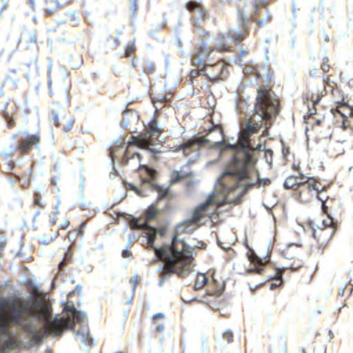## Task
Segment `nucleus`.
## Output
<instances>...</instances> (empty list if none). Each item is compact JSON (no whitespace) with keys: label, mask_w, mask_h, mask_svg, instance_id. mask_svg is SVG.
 Masks as SVG:
<instances>
[{"label":"nucleus","mask_w":353,"mask_h":353,"mask_svg":"<svg viewBox=\"0 0 353 353\" xmlns=\"http://www.w3.org/2000/svg\"><path fill=\"white\" fill-rule=\"evenodd\" d=\"M25 286L30 294L0 296V335L10 336V329L17 327L32 336V341L40 344L48 335L60 336L63 330L73 329L70 317L51 318V306L46 294L32 282Z\"/></svg>","instance_id":"nucleus-1"},{"label":"nucleus","mask_w":353,"mask_h":353,"mask_svg":"<svg viewBox=\"0 0 353 353\" xmlns=\"http://www.w3.org/2000/svg\"><path fill=\"white\" fill-rule=\"evenodd\" d=\"M279 105V100L272 96V90L265 85L260 86L257 90L254 112L241 128L237 143L226 145L234 150V154L223 173V183H234L245 188L253 185V183L246 182L249 179V169L256 163L250 137L259 132L263 121L268 122L277 115Z\"/></svg>","instance_id":"nucleus-2"},{"label":"nucleus","mask_w":353,"mask_h":353,"mask_svg":"<svg viewBox=\"0 0 353 353\" xmlns=\"http://www.w3.org/2000/svg\"><path fill=\"white\" fill-rule=\"evenodd\" d=\"M156 256L164 261L161 276L165 279L170 274L186 277L193 270L192 248L184 241L174 237L172 244L154 249Z\"/></svg>","instance_id":"nucleus-3"},{"label":"nucleus","mask_w":353,"mask_h":353,"mask_svg":"<svg viewBox=\"0 0 353 353\" xmlns=\"http://www.w3.org/2000/svg\"><path fill=\"white\" fill-rule=\"evenodd\" d=\"M271 0H252L249 3H245L238 10V17L241 26H245L256 21L258 28L270 23L272 20L268 6Z\"/></svg>","instance_id":"nucleus-4"},{"label":"nucleus","mask_w":353,"mask_h":353,"mask_svg":"<svg viewBox=\"0 0 353 353\" xmlns=\"http://www.w3.org/2000/svg\"><path fill=\"white\" fill-rule=\"evenodd\" d=\"M223 174L219 179L220 185L221 186V191L226 194V199L228 202L236 203L251 188L255 186L259 187L263 183V185H269L271 183L269 179H260L259 172L255 168V164L250 167L249 169V179L246 182L253 183L251 187H244L241 185H237L233 183H225L222 181Z\"/></svg>","instance_id":"nucleus-5"},{"label":"nucleus","mask_w":353,"mask_h":353,"mask_svg":"<svg viewBox=\"0 0 353 353\" xmlns=\"http://www.w3.org/2000/svg\"><path fill=\"white\" fill-rule=\"evenodd\" d=\"M322 209L323 212L327 214L328 220H323L322 222V227L316 225V220H307L306 225L308 230L310 231L313 238L316 240L318 248L320 250H323L327 246L333 234L335 233L337 225L330 217V212L325 202H323Z\"/></svg>","instance_id":"nucleus-6"},{"label":"nucleus","mask_w":353,"mask_h":353,"mask_svg":"<svg viewBox=\"0 0 353 353\" xmlns=\"http://www.w3.org/2000/svg\"><path fill=\"white\" fill-rule=\"evenodd\" d=\"M142 157L135 150L125 148L124 154L121 159L122 165L128 166L132 170H139L142 183L148 182V179H154L157 172L155 170L141 163Z\"/></svg>","instance_id":"nucleus-7"},{"label":"nucleus","mask_w":353,"mask_h":353,"mask_svg":"<svg viewBox=\"0 0 353 353\" xmlns=\"http://www.w3.org/2000/svg\"><path fill=\"white\" fill-rule=\"evenodd\" d=\"M224 194V192H223ZM226 196V194L225 193ZM215 194H211L208 196L205 201L199 205H198L192 212V216L190 219L187 220L185 223L187 226L191 225H196L199 226L203 223L202 220L206 217L211 218V214L213 212H210L209 209H214L216 210L219 208L223 206L225 203H232V202H228L225 197L224 201L219 202L216 199Z\"/></svg>","instance_id":"nucleus-8"},{"label":"nucleus","mask_w":353,"mask_h":353,"mask_svg":"<svg viewBox=\"0 0 353 353\" xmlns=\"http://www.w3.org/2000/svg\"><path fill=\"white\" fill-rule=\"evenodd\" d=\"M210 141L204 137H194L180 144L177 150L181 151L190 162H194L200 156L201 148Z\"/></svg>","instance_id":"nucleus-9"},{"label":"nucleus","mask_w":353,"mask_h":353,"mask_svg":"<svg viewBox=\"0 0 353 353\" xmlns=\"http://www.w3.org/2000/svg\"><path fill=\"white\" fill-rule=\"evenodd\" d=\"M228 64L225 61L220 60L214 64L204 63L198 70L199 72H203L207 78L214 82L226 78L228 74Z\"/></svg>","instance_id":"nucleus-10"},{"label":"nucleus","mask_w":353,"mask_h":353,"mask_svg":"<svg viewBox=\"0 0 353 353\" xmlns=\"http://www.w3.org/2000/svg\"><path fill=\"white\" fill-rule=\"evenodd\" d=\"M322 190L321 184L314 178L307 177L298 189V198L302 203H308Z\"/></svg>","instance_id":"nucleus-11"},{"label":"nucleus","mask_w":353,"mask_h":353,"mask_svg":"<svg viewBox=\"0 0 353 353\" xmlns=\"http://www.w3.org/2000/svg\"><path fill=\"white\" fill-rule=\"evenodd\" d=\"M159 210L154 205H150L144 212V220L141 218L132 219L129 222L130 227L133 230H141L149 228L148 222L154 219L158 214Z\"/></svg>","instance_id":"nucleus-12"},{"label":"nucleus","mask_w":353,"mask_h":353,"mask_svg":"<svg viewBox=\"0 0 353 353\" xmlns=\"http://www.w3.org/2000/svg\"><path fill=\"white\" fill-rule=\"evenodd\" d=\"M152 145V140L148 133H141L137 136H131L128 141L126 148L134 150V147L137 146L140 149L147 150L151 153L155 154L154 149L151 148L150 146Z\"/></svg>","instance_id":"nucleus-13"},{"label":"nucleus","mask_w":353,"mask_h":353,"mask_svg":"<svg viewBox=\"0 0 353 353\" xmlns=\"http://www.w3.org/2000/svg\"><path fill=\"white\" fill-rule=\"evenodd\" d=\"M41 137L39 133L34 134H28L19 140L16 150L20 151L23 154H28L34 147H36L39 143Z\"/></svg>","instance_id":"nucleus-14"},{"label":"nucleus","mask_w":353,"mask_h":353,"mask_svg":"<svg viewBox=\"0 0 353 353\" xmlns=\"http://www.w3.org/2000/svg\"><path fill=\"white\" fill-rule=\"evenodd\" d=\"M214 51L213 48H208L205 43H202L196 48L194 53L192 54L191 59L192 65L199 68L204 63H205V58Z\"/></svg>","instance_id":"nucleus-15"},{"label":"nucleus","mask_w":353,"mask_h":353,"mask_svg":"<svg viewBox=\"0 0 353 353\" xmlns=\"http://www.w3.org/2000/svg\"><path fill=\"white\" fill-rule=\"evenodd\" d=\"M52 121L54 125L61 128V130L68 132H70L74 124V120L70 114H63L61 115L54 114L52 116Z\"/></svg>","instance_id":"nucleus-16"},{"label":"nucleus","mask_w":353,"mask_h":353,"mask_svg":"<svg viewBox=\"0 0 353 353\" xmlns=\"http://www.w3.org/2000/svg\"><path fill=\"white\" fill-rule=\"evenodd\" d=\"M73 0H46L44 12L46 15L52 16L57 10L70 4Z\"/></svg>","instance_id":"nucleus-17"},{"label":"nucleus","mask_w":353,"mask_h":353,"mask_svg":"<svg viewBox=\"0 0 353 353\" xmlns=\"http://www.w3.org/2000/svg\"><path fill=\"white\" fill-rule=\"evenodd\" d=\"M307 178V176L302 173H299L297 176L290 175L285 179L283 186L287 190H298Z\"/></svg>","instance_id":"nucleus-18"},{"label":"nucleus","mask_w":353,"mask_h":353,"mask_svg":"<svg viewBox=\"0 0 353 353\" xmlns=\"http://www.w3.org/2000/svg\"><path fill=\"white\" fill-rule=\"evenodd\" d=\"M325 152L329 157L336 158L343 154L345 149L341 142L334 141L327 144Z\"/></svg>","instance_id":"nucleus-19"},{"label":"nucleus","mask_w":353,"mask_h":353,"mask_svg":"<svg viewBox=\"0 0 353 353\" xmlns=\"http://www.w3.org/2000/svg\"><path fill=\"white\" fill-rule=\"evenodd\" d=\"M186 9L190 12H194L197 17L203 19L205 17V10L203 5L195 1H188L185 5Z\"/></svg>","instance_id":"nucleus-20"},{"label":"nucleus","mask_w":353,"mask_h":353,"mask_svg":"<svg viewBox=\"0 0 353 353\" xmlns=\"http://www.w3.org/2000/svg\"><path fill=\"white\" fill-rule=\"evenodd\" d=\"M163 132L164 129L159 126L157 117L154 116V117L149 122L145 133H148V135H149L151 139V137H159Z\"/></svg>","instance_id":"nucleus-21"},{"label":"nucleus","mask_w":353,"mask_h":353,"mask_svg":"<svg viewBox=\"0 0 353 353\" xmlns=\"http://www.w3.org/2000/svg\"><path fill=\"white\" fill-rule=\"evenodd\" d=\"M153 179H148V181L145 182L144 183L149 184L150 190L152 191L157 192V199L159 200H161L168 197L170 193L169 188H165L159 185L151 183V181Z\"/></svg>","instance_id":"nucleus-22"},{"label":"nucleus","mask_w":353,"mask_h":353,"mask_svg":"<svg viewBox=\"0 0 353 353\" xmlns=\"http://www.w3.org/2000/svg\"><path fill=\"white\" fill-rule=\"evenodd\" d=\"M243 30L241 32H229V36L232 38L234 41L240 42L243 41L247 38L249 34V27L248 26H241Z\"/></svg>","instance_id":"nucleus-23"},{"label":"nucleus","mask_w":353,"mask_h":353,"mask_svg":"<svg viewBox=\"0 0 353 353\" xmlns=\"http://www.w3.org/2000/svg\"><path fill=\"white\" fill-rule=\"evenodd\" d=\"M143 228H142L141 230H143ZM144 229L148 230L146 233L147 239H148L147 246H148V248H152L154 251V249L156 248L154 246V241L156 239V235L157 234V230H156V228H152L150 225H149V228H144Z\"/></svg>","instance_id":"nucleus-24"},{"label":"nucleus","mask_w":353,"mask_h":353,"mask_svg":"<svg viewBox=\"0 0 353 353\" xmlns=\"http://www.w3.org/2000/svg\"><path fill=\"white\" fill-rule=\"evenodd\" d=\"M249 259L250 262L255 266L254 269L250 270V272H256L258 274H261L262 271L263 270L262 268V266L263 265L262 260L259 257H258L254 253H252L250 256Z\"/></svg>","instance_id":"nucleus-25"},{"label":"nucleus","mask_w":353,"mask_h":353,"mask_svg":"<svg viewBox=\"0 0 353 353\" xmlns=\"http://www.w3.org/2000/svg\"><path fill=\"white\" fill-rule=\"evenodd\" d=\"M20 341L13 337H9L1 345L2 348L7 352L11 351L19 347Z\"/></svg>","instance_id":"nucleus-26"},{"label":"nucleus","mask_w":353,"mask_h":353,"mask_svg":"<svg viewBox=\"0 0 353 353\" xmlns=\"http://www.w3.org/2000/svg\"><path fill=\"white\" fill-rule=\"evenodd\" d=\"M336 111L340 114L343 119L347 118V115L350 117L353 116V109L343 103H341L337 105Z\"/></svg>","instance_id":"nucleus-27"},{"label":"nucleus","mask_w":353,"mask_h":353,"mask_svg":"<svg viewBox=\"0 0 353 353\" xmlns=\"http://www.w3.org/2000/svg\"><path fill=\"white\" fill-rule=\"evenodd\" d=\"M208 282V278L204 274L199 273L196 275L194 288L195 290H200L203 288Z\"/></svg>","instance_id":"nucleus-28"},{"label":"nucleus","mask_w":353,"mask_h":353,"mask_svg":"<svg viewBox=\"0 0 353 353\" xmlns=\"http://www.w3.org/2000/svg\"><path fill=\"white\" fill-rule=\"evenodd\" d=\"M214 131H217L219 132V134L221 135V137H223V130H222L221 126L217 125H214L213 127L209 128L208 130L207 135ZM222 139H223V138H222ZM214 145H216V146H221L225 143V141H224V140H222L221 141L214 142Z\"/></svg>","instance_id":"nucleus-29"},{"label":"nucleus","mask_w":353,"mask_h":353,"mask_svg":"<svg viewBox=\"0 0 353 353\" xmlns=\"http://www.w3.org/2000/svg\"><path fill=\"white\" fill-rule=\"evenodd\" d=\"M68 311L70 312L72 318L78 323L83 321L84 319V314L79 311H77L74 306L68 308Z\"/></svg>","instance_id":"nucleus-30"},{"label":"nucleus","mask_w":353,"mask_h":353,"mask_svg":"<svg viewBox=\"0 0 353 353\" xmlns=\"http://www.w3.org/2000/svg\"><path fill=\"white\" fill-rule=\"evenodd\" d=\"M59 235L58 230H50V232H46L44 234L43 243L48 244L54 241Z\"/></svg>","instance_id":"nucleus-31"},{"label":"nucleus","mask_w":353,"mask_h":353,"mask_svg":"<svg viewBox=\"0 0 353 353\" xmlns=\"http://www.w3.org/2000/svg\"><path fill=\"white\" fill-rule=\"evenodd\" d=\"M33 203L39 208H44L46 205L45 202L41 201V194L39 192L35 191L33 195Z\"/></svg>","instance_id":"nucleus-32"},{"label":"nucleus","mask_w":353,"mask_h":353,"mask_svg":"<svg viewBox=\"0 0 353 353\" xmlns=\"http://www.w3.org/2000/svg\"><path fill=\"white\" fill-rule=\"evenodd\" d=\"M136 51V46L134 41L128 44L125 48L124 57L128 58L131 57Z\"/></svg>","instance_id":"nucleus-33"},{"label":"nucleus","mask_w":353,"mask_h":353,"mask_svg":"<svg viewBox=\"0 0 353 353\" xmlns=\"http://www.w3.org/2000/svg\"><path fill=\"white\" fill-rule=\"evenodd\" d=\"M332 68V65L330 59L327 57H325L322 59V62L321 63V69L325 72L327 73L330 72V69Z\"/></svg>","instance_id":"nucleus-34"},{"label":"nucleus","mask_w":353,"mask_h":353,"mask_svg":"<svg viewBox=\"0 0 353 353\" xmlns=\"http://www.w3.org/2000/svg\"><path fill=\"white\" fill-rule=\"evenodd\" d=\"M143 70L147 74H153L155 72L154 63L151 61H145L143 65Z\"/></svg>","instance_id":"nucleus-35"},{"label":"nucleus","mask_w":353,"mask_h":353,"mask_svg":"<svg viewBox=\"0 0 353 353\" xmlns=\"http://www.w3.org/2000/svg\"><path fill=\"white\" fill-rule=\"evenodd\" d=\"M2 116L7 123L8 128L11 129L15 126V122L12 116H10L7 112H3Z\"/></svg>","instance_id":"nucleus-36"},{"label":"nucleus","mask_w":353,"mask_h":353,"mask_svg":"<svg viewBox=\"0 0 353 353\" xmlns=\"http://www.w3.org/2000/svg\"><path fill=\"white\" fill-rule=\"evenodd\" d=\"M123 183L126 190L134 191L139 196H144L143 194H141V190L135 187L132 183H128L125 181H123Z\"/></svg>","instance_id":"nucleus-37"},{"label":"nucleus","mask_w":353,"mask_h":353,"mask_svg":"<svg viewBox=\"0 0 353 353\" xmlns=\"http://www.w3.org/2000/svg\"><path fill=\"white\" fill-rule=\"evenodd\" d=\"M123 144H124V143H121L119 145L114 146V147L110 148V157H111L112 161H114V159L115 158V153H116V152L117 151V150L119 148H122L123 146Z\"/></svg>","instance_id":"nucleus-38"},{"label":"nucleus","mask_w":353,"mask_h":353,"mask_svg":"<svg viewBox=\"0 0 353 353\" xmlns=\"http://www.w3.org/2000/svg\"><path fill=\"white\" fill-rule=\"evenodd\" d=\"M223 337L228 341V343H231L233 341V333L230 330L225 332L223 334Z\"/></svg>","instance_id":"nucleus-39"},{"label":"nucleus","mask_w":353,"mask_h":353,"mask_svg":"<svg viewBox=\"0 0 353 353\" xmlns=\"http://www.w3.org/2000/svg\"><path fill=\"white\" fill-rule=\"evenodd\" d=\"M216 50V51L220 52H230L231 47L228 46L225 44H221Z\"/></svg>","instance_id":"nucleus-40"},{"label":"nucleus","mask_w":353,"mask_h":353,"mask_svg":"<svg viewBox=\"0 0 353 353\" xmlns=\"http://www.w3.org/2000/svg\"><path fill=\"white\" fill-rule=\"evenodd\" d=\"M70 257V256L65 254V259L59 264V270L60 272L63 270V268L67 265L68 260L69 259Z\"/></svg>","instance_id":"nucleus-41"},{"label":"nucleus","mask_w":353,"mask_h":353,"mask_svg":"<svg viewBox=\"0 0 353 353\" xmlns=\"http://www.w3.org/2000/svg\"><path fill=\"white\" fill-rule=\"evenodd\" d=\"M6 244V238L3 234L0 233V250L3 249Z\"/></svg>","instance_id":"nucleus-42"},{"label":"nucleus","mask_w":353,"mask_h":353,"mask_svg":"<svg viewBox=\"0 0 353 353\" xmlns=\"http://www.w3.org/2000/svg\"><path fill=\"white\" fill-rule=\"evenodd\" d=\"M282 283L281 276L280 275L276 279L275 283H272L270 285L271 289H274L276 287L281 285Z\"/></svg>","instance_id":"nucleus-43"},{"label":"nucleus","mask_w":353,"mask_h":353,"mask_svg":"<svg viewBox=\"0 0 353 353\" xmlns=\"http://www.w3.org/2000/svg\"><path fill=\"white\" fill-rule=\"evenodd\" d=\"M319 101V99H317L315 101L313 102L312 103V105H313V108L312 109L309 108V116H312V115H314L316 113V110L314 108V105L316 104Z\"/></svg>","instance_id":"nucleus-44"},{"label":"nucleus","mask_w":353,"mask_h":353,"mask_svg":"<svg viewBox=\"0 0 353 353\" xmlns=\"http://www.w3.org/2000/svg\"><path fill=\"white\" fill-rule=\"evenodd\" d=\"M292 168L293 170L296 171L298 172V174L301 172V168H300V163H293L292 165Z\"/></svg>","instance_id":"nucleus-45"},{"label":"nucleus","mask_w":353,"mask_h":353,"mask_svg":"<svg viewBox=\"0 0 353 353\" xmlns=\"http://www.w3.org/2000/svg\"><path fill=\"white\" fill-rule=\"evenodd\" d=\"M294 247L298 248L297 245H294V244L290 245L288 247V248L284 251L285 256H288L290 254L291 249L293 248Z\"/></svg>","instance_id":"nucleus-46"},{"label":"nucleus","mask_w":353,"mask_h":353,"mask_svg":"<svg viewBox=\"0 0 353 353\" xmlns=\"http://www.w3.org/2000/svg\"><path fill=\"white\" fill-rule=\"evenodd\" d=\"M156 230H157V233L159 234L161 236H163L165 234L166 230L165 228H156Z\"/></svg>","instance_id":"nucleus-47"},{"label":"nucleus","mask_w":353,"mask_h":353,"mask_svg":"<svg viewBox=\"0 0 353 353\" xmlns=\"http://www.w3.org/2000/svg\"><path fill=\"white\" fill-rule=\"evenodd\" d=\"M138 276H135L130 279V281L133 284V288L134 289L137 283Z\"/></svg>","instance_id":"nucleus-48"},{"label":"nucleus","mask_w":353,"mask_h":353,"mask_svg":"<svg viewBox=\"0 0 353 353\" xmlns=\"http://www.w3.org/2000/svg\"><path fill=\"white\" fill-rule=\"evenodd\" d=\"M164 318V315L162 314V313H158V314H154L153 316H152V319L154 321L158 319H163Z\"/></svg>","instance_id":"nucleus-49"},{"label":"nucleus","mask_w":353,"mask_h":353,"mask_svg":"<svg viewBox=\"0 0 353 353\" xmlns=\"http://www.w3.org/2000/svg\"><path fill=\"white\" fill-rule=\"evenodd\" d=\"M163 330H164V326H163V325L160 324V325H158L156 327L155 331H156L157 332L160 333V332H163Z\"/></svg>","instance_id":"nucleus-50"},{"label":"nucleus","mask_w":353,"mask_h":353,"mask_svg":"<svg viewBox=\"0 0 353 353\" xmlns=\"http://www.w3.org/2000/svg\"><path fill=\"white\" fill-rule=\"evenodd\" d=\"M69 224H70L69 221H67L64 222L62 225H60L59 226V228L65 230L69 226Z\"/></svg>","instance_id":"nucleus-51"},{"label":"nucleus","mask_w":353,"mask_h":353,"mask_svg":"<svg viewBox=\"0 0 353 353\" xmlns=\"http://www.w3.org/2000/svg\"><path fill=\"white\" fill-rule=\"evenodd\" d=\"M122 256H123V257H125V258L129 257L131 256V252H130V251L127 250H123L122 252Z\"/></svg>","instance_id":"nucleus-52"},{"label":"nucleus","mask_w":353,"mask_h":353,"mask_svg":"<svg viewBox=\"0 0 353 353\" xmlns=\"http://www.w3.org/2000/svg\"><path fill=\"white\" fill-rule=\"evenodd\" d=\"M248 54V50H243L240 51V52L239 54V57H242L246 56Z\"/></svg>","instance_id":"nucleus-53"},{"label":"nucleus","mask_w":353,"mask_h":353,"mask_svg":"<svg viewBox=\"0 0 353 353\" xmlns=\"http://www.w3.org/2000/svg\"><path fill=\"white\" fill-rule=\"evenodd\" d=\"M159 101H159V99H154V100H153V104H154V106H155V108H156L155 114H157V112H158V107L157 106V105H156V104H157V102H159Z\"/></svg>","instance_id":"nucleus-54"},{"label":"nucleus","mask_w":353,"mask_h":353,"mask_svg":"<svg viewBox=\"0 0 353 353\" xmlns=\"http://www.w3.org/2000/svg\"><path fill=\"white\" fill-rule=\"evenodd\" d=\"M85 226V223H83L80 225V229L79 230V233L81 236H83V231L81 230V228H84Z\"/></svg>","instance_id":"nucleus-55"},{"label":"nucleus","mask_w":353,"mask_h":353,"mask_svg":"<svg viewBox=\"0 0 353 353\" xmlns=\"http://www.w3.org/2000/svg\"><path fill=\"white\" fill-rule=\"evenodd\" d=\"M302 265L301 264H299L296 266H294V265H292L290 267V269L292 270H296L297 269H299L300 267H301Z\"/></svg>","instance_id":"nucleus-56"},{"label":"nucleus","mask_w":353,"mask_h":353,"mask_svg":"<svg viewBox=\"0 0 353 353\" xmlns=\"http://www.w3.org/2000/svg\"><path fill=\"white\" fill-rule=\"evenodd\" d=\"M9 165L11 167V168H14V165H15V163L14 161H10V163H9Z\"/></svg>","instance_id":"nucleus-57"},{"label":"nucleus","mask_w":353,"mask_h":353,"mask_svg":"<svg viewBox=\"0 0 353 353\" xmlns=\"http://www.w3.org/2000/svg\"><path fill=\"white\" fill-rule=\"evenodd\" d=\"M88 344L89 345H91L92 344V339H88Z\"/></svg>","instance_id":"nucleus-58"},{"label":"nucleus","mask_w":353,"mask_h":353,"mask_svg":"<svg viewBox=\"0 0 353 353\" xmlns=\"http://www.w3.org/2000/svg\"><path fill=\"white\" fill-rule=\"evenodd\" d=\"M71 19L73 21L76 20L74 14L71 15Z\"/></svg>","instance_id":"nucleus-59"},{"label":"nucleus","mask_w":353,"mask_h":353,"mask_svg":"<svg viewBox=\"0 0 353 353\" xmlns=\"http://www.w3.org/2000/svg\"><path fill=\"white\" fill-rule=\"evenodd\" d=\"M327 81H329V77H326V78L324 79V81L327 82Z\"/></svg>","instance_id":"nucleus-60"},{"label":"nucleus","mask_w":353,"mask_h":353,"mask_svg":"<svg viewBox=\"0 0 353 353\" xmlns=\"http://www.w3.org/2000/svg\"><path fill=\"white\" fill-rule=\"evenodd\" d=\"M116 43H117V45H119V42L118 41L117 39H116Z\"/></svg>","instance_id":"nucleus-61"},{"label":"nucleus","mask_w":353,"mask_h":353,"mask_svg":"<svg viewBox=\"0 0 353 353\" xmlns=\"http://www.w3.org/2000/svg\"><path fill=\"white\" fill-rule=\"evenodd\" d=\"M204 132H206V133H207V132H208V130H204ZM201 134H203V132H201Z\"/></svg>","instance_id":"nucleus-62"},{"label":"nucleus","mask_w":353,"mask_h":353,"mask_svg":"<svg viewBox=\"0 0 353 353\" xmlns=\"http://www.w3.org/2000/svg\"><path fill=\"white\" fill-rule=\"evenodd\" d=\"M54 224H55V222H54V221L53 220V221H52V225H54Z\"/></svg>","instance_id":"nucleus-63"},{"label":"nucleus","mask_w":353,"mask_h":353,"mask_svg":"<svg viewBox=\"0 0 353 353\" xmlns=\"http://www.w3.org/2000/svg\"><path fill=\"white\" fill-rule=\"evenodd\" d=\"M114 353H123V352H114Z\"/></svg>","instance_id":"nucleus-64"}]
</instances>
